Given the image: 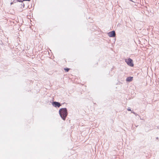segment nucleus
I'll return each mask as SVG.
<instances>
[{
	"mask_svg": "<svg viewBox=\"0 0 159 159\" xmlns=\"http://www.w3.org/2000/svg\"><path fill=\"white\" fill-rule=\"evenodd\" d=\"M59 113L61 118L63 120H65L68 114L67 109L66 108L60 109Z\"/></svg>",
	"mask_w": 159,
	"mask_h": 159,
	"instance_id": "obj_1",
	"label": "nucleus"
},
{
	"mask_svg": "<svg viewBox=\"0 0 159 159\" xmlns=\"http://www.w3.org/2000/svg\"><path fill=\"white\" fill-rule=\"evenodd\" d=\"M14 3V2L13 1V2H11V5H12V4H13Z\"/></svg>",
	"mask_w": 159,
	"mask_h": 159,
	"instance_id": "obj_15",
	"label": "nucleus"
},
{
	"mask_svg": "<svg viewBox=\"0 0 159 159\" xmlns=\"http://www.w3.org/2000/svg\"><path fill=\"white\" fill-rule=\"evenodd\" d=\"M125 62L130 67H134V64L133 60L130 58H125L124 59Z\"/></svg>",
	"mask_w": 159,
	"mask_h": 159,
	"instance_id": "obj_2",
	"label": "nucleus"
},
{
	"mask_svg": "<svg viewBox=\"0 0 159 159\" xmlns=\"http://www.w3.org/2000/svg\"><path fill=\"white\" fill-rule=\"evenodd\" d=\"M20 6H21L20 7H22V6H23V7H24L25 6V4L24 3H22L20 5Z\"/></svg>",
	"mask_w": 159,
	"mask_h": 159,
	"instance_id": "obj_8",
	"label": "nucleus"
},
{
	"mask_svg": "<svg viewBox=\"0 0 159 159\" xmlns=\"http://www.w3.org/2000/svg\"><path fill=\"white\" fill-rule=\"evenodd\" d=\"M127 110H128V111H131V108H128V109H127Z\"/></svg>",
	"mask_w": 159,
	"mask_h": 159,
	"instance_id": "obj_11",
	"label": "nucleus"
},
{
	"mask_svg": "<svg viewBox=\"0 0 159 159\" xmlns=\"http://www.w3.org/2000/svg\"><path fill=\"white\" fill-rule=\"evenodd\" d=\"M132 113H133V114L135 115L136 116H137V115H138L136 113H135L134 112H132Z\"/></svg>",
	"mask_w": 159,
	"mask_h": 159,
	"instance_id": "obj_10",
	"label": "nucleus"
},
{
	"mask_svg": "<svg viewBox=\"0 0 159 159\" xmlns=\"http://www.w3.org/2000/svg\"><path fill=\"white\" fill-rule=\"evenodd\" d=\"M24 1L23 0H19V1H18V2H21L23 3V2Z\"/></svg>",
	"mask_w": 159,
	"mask_h": 159,
	"instance_id": "obj_12",
	"label": "nucleus"
},
{
	"mask_svg": "<svg viewBox=\"0 0 159 159\" xmlns=\"http://www.w3.org/2000/svg\"><path fill=\"white\" fill-rule=\"evenodd\" d=\"M23 1H31V0H23Z\"/></svg>",
	"mask_w": 159,
	"mask_h": 159,
	"instance_id": "obj_13",
	"label": "nucleus"
},
{
	"mask_svg": "<svg viewBox=\"0 0 159 159\" xmlns=\"http://www.w3.org/2000/svg\"><path fill=\"white\" fill-rule=\"evenodd\" d=\"M70 70V68L67 67L65 68H64V70L66 72H68Z\"/></svg>",
	"mask_w": 159,
	"mask_h": 159,
	"instance_id": "obj_7",
	"label": "nucleus"
},
{
	"mask_svg": "<svg viewBox=\"0 0 159 159\" xmlns=\"http://www.w3.org/2000/svg\"><path fill=\"white\" fill-rule=\"evenodd\" d=\"M52 104L55 107L59 108L61 105V104L60 102L56 101H53L52 102Z\"/></svg>",
	"mask_w": 159,
	"mask_h": 159,
	"instance_id": "obj_3",
	"label": "nucleus"
},
{
	"mask_svg": "<svg viewBox=\"0 0 159 159\" xmlns=\"http://www.w3.org/2000/svg\"><path fill=\"white\" fill-rule=\"evenodd\" d=\"M130 1H131V2H134L133 1H132V0H129Z\"/></svg>",
	"mask_w": 159,
	"mask_h": 159,
	"instance_id": "obj_16",
	"label": "nucleus"
},
{
	"mask_svg": "<svg viewBox=\"0 0 159 159\" xmlns=\"http://www.w3.org/2000/svg\"><path fill=\"white\" fill-rule=\"evenodd\" d=\"M156 139H158L159 141V138L158 137H156Z\"/></svg>",
	"mask_w": 159,
	"mask_h": 159,
	"instance_id": "obj_14",
	"label": "nucleus"
},
{
	"mask_svg": "<svg viewBox=\"0 0 159 159\" xmlns=\"http://www.w3.org/2000/svg\"><path fill=\"white\" fill-rule=\"evenodd\" d=\"M133 80V77L131 76L128 77L126 78V81L127 82H130Z\"/></svg>",
	"mask_w": 159,
	"mask_h": 159,
	"instance_id": "obj_5",
	"label": "nucleus"
},
{
	"mask_svg": "<svg viewBox=\"0 0 159 159\" xmlns=\"http://www.w3.org/2000/svg\"><path fill=\"white\" fill-rule=\"evenodd\" d=\"M7 43H5V42L4 41V40H3V41L2 40H0V44L2 46H6L7 45Z\"/></svg>",
	"mask_w": 159,
	"mask_h": 159,
	"instance_id": "obj_6",
	"label": "nucleus"
},
{
	"mask_svg": "<svg viewBox=\"0 0 159 159\" xmlns=\"http://www.w3.org/2000/svg\"><path fill=\"white\" fill-rule=\"evenodd\" d=\"M18 1H19V0H14L13 2L14 3H16L17 2H18Z\"/></svg>",
	"mask_w": 159,
	"mask_h": 159,
	"instance_id": "obj_9",
	"label": "nucleus"
},
{
	"mask_svg": "<svg viewBox=\"0 0 159 159\" xmlns=\"http://www.w3.org/2000/svg\"><path fill=\"white\" fill-rule=\"evenodd\" d=\"M108 36L110 37H115L116 34L115 31L112 30L109 32L107 33Z\"/></svg>",
	"mask_w": 159,
	"mask_h": 159,
	"instance_id": "obj_4",
	"label": "nucleus"
}]
</instances>
